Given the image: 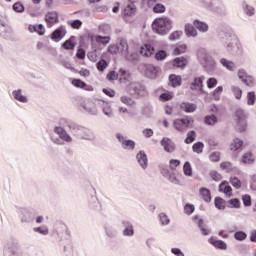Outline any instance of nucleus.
Returning <instances> with one entry per match:
<instances>
[{
    "mask_svg": "<svg viewBox=\"0 0 256 256\" xmlns=\"http://www.w3.org/2000/svg\"><path fill=\"white\" fill-rule=\"evenodd\" d=\"M199 193L206 203H211V191L207 188H200Z\"/></svg>",
    "mask_w": 256,
    "mask_h": 256,
    "instance_id": "obj_37",
    "label": "nucleus"
},
{
    "mask_svg": "<svg viewBox=\"0 0 256 256\" xmlns=\"http://www.w3.org/2000/svg\"><path fill=\"white\" fill-rule=\"evenodd\" d=\"M120 101L121 103H123L124 105H127L128 107H135L136 105L135 100H133V98L129 96H121Z\"/></svg>",
    "mask_w": 256,
    "mask_h": 256,
    "instance_id": "obj_41",
    "label": "nucleus"
},
{
    "mask_svg": "<svg viewBox=\"0 0 256 256\" xmlns=\"http://www.w3.org/2000/svg\"><path fill=\"white\" fill-rule=\"evenodd\" d=\"M183 172L186 177H193V168L191 167V163L185 162L183 165Z\"/></svg>",
    "mask_w": 256,
    "mask_h": 256,
    "instance_id": "obj_45",
    "label": "nucleus"
},
{
    "mask_svg": "<svg viewBox=\"0 0 256 256\" xmlns=\"http://www.w3.org/2000/svg\"><path fill=\"white\" fill-rule=\"evenodd\" d=\"M231 185L235 187V189H241V180L237 177H232L230 179Z\"/></svg>",
    "mask_w": 256,
    "mask_h": 256,
    "instance_id": "obj_64",
    "label": "nucleus"
},
{
    "mask_svg": "<svg viewBox=\"0 0 256 256\" xmlns=\"http://www.w3.org/2000/svg\"><path fill=\"white\" fill-rule=\"evenodd\" d=\"M256 102L255 91H250L247 93V105L253 106Z\"/></svg>",
    "mask_w": 256,
    "mask_h": 256,
    "instance_id": "obj_49",
    "label": "nucleus"
},
{
    "mask_svg": "<svg viewBox=\"0 0 256 256\" xmlns=\"http://www.w3.org/2000/svg\"><path fill=\"white\" fill-rule=\"evenodd\" d=\"M205 81V76H195L189 82V89L194 93V95H203L205 90L203 89L204 85L203 82Z\"/></svg>",
    "mask_w": 256,
    "mask_h": 256,
    "instance_id": "obj_8",
    "label": "nucleus"
},
{
    "mask_svg": "<svg viewBox=\"0 0 256 256\" xmlns=\"http://www.w3.org/2000/svg\"><path fill=\"white\" fill-rule=\"evenodd\" d=\"M255 162V156L251 152H247L242 156V163L244 165H253Z\"/></svg>",
    "mask_w": 256,
    "mask_h": 256,
    "instance_id": "obj_34",
    "label": "nucleus"
},
{
    "mask_svg": "<svg viewBox=\"0 0 256 256\" xmlns=\"http://www.w3.org/2000/svg\"><path fill=\"white\" fill-rule=\"evenodd\" d=\"M187 51V45L185 44H180L176 46L173 50L174 55H181Z\"/></svg>",
    "mask_w": 256,
    "mask_h": 256,
    "instance_id": "obj_51",
    "label": "nucleus"
},
{
    "mask_svg": "<svg viewBox=\"0 0 256 256\" xmlns=\"http://www.w3.org/2000/svg\"><path fill=\"white\" fill-rule=\"evenodd\" d=\"M174 67H177L178 69H183L184 67H187V58L185 57H177L173 61Z\"/></svg>",
    "mask_w": 256,
    "mask_h": 256,
    "instance_id": "obj_33",
    "label": "nucleus"
},
{
    "mask_svg": "<svg viewBox=\"0 0 256 256\" xmlns=\"http://www.w3.org/2000/svg\"><path fill=\"white\" fill-rule=\"evenodd\" d=\"M157 73H159V68L151 64L146 66L145 75L148 79H157Z\"/></svg>",
    "mask_w": 256,
    "mask_h": 256,
    "instance_id": "obj_23",
    "label": "nucleus"
},
{
    "mask_svg": "<svg viewBox=\"0 0 256 256\" xmlns=\"http://www.w3.org/2000/svg\"><path fill=\"white\" fill-rule=\"evenodd\" d=\"M220 65H222L224 69H227V71L234 72L237 70V64L231 60H228L227 58H221Z\"/></svg>",
    "mask_w": 256,
    "mask_h": 256,
    "instance_id": "obj_22",
    "label": "nucleus"
},
{
    "mask_svg": "<svg viewBox=\"0 0 256 256\" xmlns=\"http://www.w3.org/2000/svg\"><path fill=\"white\" fill-rule=\"evenodd\" d=\"M193 26L195 27L196 31H200V33H207L209 31V24L203 21L194 20Z\"/></svg>",
    "mask_w": 256,
    "mask_h": 256,
    "instance_id": "obj_25",
    "label": "nucleus"
},
{
    "mask_svg": "<svg viewBox=\"0 0 256 256\" xmlns=\"http://www.w3.org/2000/svg\"><path fill=\"white\" fill-rule=\"evenodd\" d=\"M45 21L48 25V27H53L57 21H59V18L57 16V12H48L45 15Z\"/></svg>",
    "mask_w": 256,
    "mask_h": 256,
    "instance_id": "obj_24",
    "label": "nucleus"
},
{
    "mask_svg": "<svg viewBox=\"0 0 256 256\" xmlns=\"http://www.w3.org/2000/svg\"><path fill=\"white\" fill-rule=\"evenodd\" d=\"M12 95L14 99H16V101H19L20 103H28L29 101V99H27V96L23 95V92L21 91V89L14 90L12 92Z\"/></svg>",
    "mask_w": 256,
    "mask_h": 256,
    "instance_id": "obj_30",
    "label": "nucleus"
},
{
    "mask_svg": "<svg viewBox=\"0 0 256 256\" xmlns=\"http://www.w3.org/2000/svg\"><path fill=\"white\" fill-rule=\"evenodd\" d=\"M72 85H74V87H78L80 89H89V88H91V86H87V83L81 81L80 79L72 80Z\"/></svg>",
    "mask_w": 256,
    "mask_h": 256,
    "instance_id": "obj_48",
    "label": "nucleus"
},
{
    "mask_svg": "<svg viewBox=\"0 0 256 256\" xmlns=\"http://www.w3.org/2000/svg\"><path fill=\"white\" fill-rule=\"evenodd\" d=\"M136 159L142 169H147L149 160L147 159V154L145 151H139V153L136 155Z\"/></svg>",
    "mask_w": 256,
    "mask_h": 256,
    "instance_id": "obj_20",
    "label": "nucleus"
},
{
    "mask_svg": "<svg viewBox=\"0 0 256 256\" xmlns=\"http://www.w3.org/2000/svg\"><path fill=\"white\" fill-rule=\"evenodd\" d=\"M185 34L186 37H198L199 32L197 31V28L193 24H186L185 25Z\"/></svg>",
    "mask_w": 256,
    "mask_h": 256,
    "instance_id": "obj_26",
    "label": "nucleus"
},
{
    "mask_svg": "<svg viewBox=\"0 0 256 256\" xmlns=\"http://www.w3.org/2000/svg\"><path fill=\"white\" fill-rule=\"evenodd\" d=\"M111 41V37L109 36H97L96 43H100L101 45H107Z\"/></svg>",
    "mask_w": 256,
    "mask_h": 256,
    "instance_id": "obj_54",
    "label": "nucleus"
},
{
    "mask_svg": "<svg viewBox=\"0 0 256 256\" xmlns=\"http://www.w3.org/2000/svg\"><path fill=\"white\" fill-rule=\"evenodd\" d=\"M160 145L163 146V149L166 151V153H173V151H175V142L169 138H163L160 141Z\"/></svg>",
    "mask_w": 256,
    "mask_h": 256,
    "instance_id": "obj_18",
    "label": "nucleus"
},
{
    "mask_svg": "<svg viewBox=\"0 0 256 256\" xmlns=\"http://www.w3.org/2000/svg\"><path fill=\"white\" fill-rule=\"evenodd\" d=\"M123 231L122 234L124 237H133L135 235V230L133 229V224L129 220H122Z\"/></svg>",
    "mask_w": 256,
    "mask_h": 256,
    "instance_id": "obj_17",
    "label": "nucleus"
},
{
    "mask_svg": "<svg viewBox=\"0 0 256 256\" xmlns=\"http://www.w3.org/2000/svg\"><path fill=\"white\" fill-rule=\"evenodd\" d=\"M118 77L120 83H127V81H131V73L129 71L121 68L118 72Z\"/></svg>",
    "mask_w": 256,
    "mask_h": 256,
    "instance_id": "obj_27",
    "label": "nucleus"
},
{
    "mask_svg": "<svg viewBox=\"0 0 256 256\" xmlns=\"http://www.w3.org/2000/svg\"><path fill=\"white\" fill-rule=\"evenodd\" d=\"M116 139L120 142L122 149L125 151H133V149H135V141L127 139L123 134L117 133Z\"/></svg>",
    "mask_w": 256,
    "mask_h": 256,
    "instance_id": "obj_14",
    "label": "nucleus"
},
{
    "mask_svg": "<svg viewBox=\"0 0 256 256\" xmlns=\"http://www.w3.org/2000/svg\"><path fill=\"white\" fill-rule=\"evenodd\" d=\"M214 205L216 209L223 211L225 209V200H223V198L216 197L214 200Z\"/></svg>",
    "mask_w": 256,
    "mask_h": 256,
    "instance_id": "obj_47",
    "label": "nucleus"
},
{
    "mask_svg": "<svg viewBox=\"0 0 256 256\" xmlns=\"http://www.w3.org/2000/svg\"><path fill=\"white\" fill-rule=\"evenodd\" d=\"M196 133L195 131H190L187 133V137L186 139L184 140V143H186V145H190V143H193V141H195V137H196Z\"/></svg>",
    "mask_w": 256,
    "mask_h": 256,
    "instance_id": "obj_52",
    "label": "nucleus"
},
{
    "mask_svg": "<svg viewBox=\"0 0 256 256\" xmlns=\"http://www.w3.org/2000/svg\"><path fill=\"white\" fill-rule=\"evenodd\" d=\"M12 9L16 13H23V11H25V6H23L21 2H16L13 4Z\"/></svg>",
    "mask_w": 256,
    "mask_h": 256,
    "instance_id": "obj_56",
    "label": "nucleus"
},
{
    "mask_svg": "<svg viewBox=\"0 0 256 256\" xmlns=\"http://www.w3.org/2000/svg\"><path fill=\"white\" fill-rule=\"evenodd\" d=\"M234 121V127L239 133H243V131L247 129V114L244 109L239 108L236 110L234 114Z\"/></svg>",
    "mask_w": 256,
    "mask_h": 256,
    "instance_id": "obj_7",
    "label": "nucleus"
},
{
    "mask_svg": "<svg viewBox=\"0 0 256 256\" xmlns=\"http://www.w3.org/2000/svg\"><path fill=\"white\" fill-rule=\"evenodd\" d=\"M234 239H236V241H245V239H247V233L244 231H236L234 233Z\"/></svg>",
    "mask_w": 256,
    "mask_h": 256,
    "instance_id": "obj_53",
    "label": "nucleus"
},
{
    "mask_svg": "<svg viewBox=\"0 0 256 256\" xmlns=\"http://www.w3.org/2000/svg\"><path fill=\"white\" fill-rule=\"evenodd\" d=\"M231 209H239V207H241V202L239 201V199L237 198H233L231 200L228 201Z\"/></svg>",
    "mask_w": 256,
    "mask_h": 256,
    "instance_id": "obj_61",
    "label": "nucleus"
},
{
    "mask_svg": "<svg viewBox=\"0 0 256 256\" xmlns=\"http://www.w3.org/2000/svg\"><path fill=\"white\" fill-rule=\"evenodd\" d=\"M210 177H211L212 181H216V182H219V181H221V179H223L221 174L217 171L210 172Z\"/></svg>",
    "mask_w": 256,
    "mask_h": 256,
    "instance_id": "obj_63",
    "label": "nucleus"
},
{
    "mask_svg": "<svg viewBox=\"0 0 256 256\" xmlns=\"http://www.w3.org/2000/svg\"><path fill=\"white\" fill-rule=\"evenodd\" d=\"M105 234L107 235V237H110L111 239L117 237V228L113 227V226H106L104 228Z\"/></svg>",
    "mask_w": 256,
    "mask_h": 256,
    "instance_id": "obj_40",
    "label": "nucleus"
},
{
    "mask_svg": "<svg viewBox=\"0 0 256 256\" xmlns=\"http://www.w3.org/2000/svg\"><path fill=\"white\" fill-rule=\"evenodd\" d=\"M242 9H243V12L248 17H253V15H255V8L245 2L242 4Z\"/></svg>",
    "mask_w": 256,
    "mask_h": 256,
    "instance_id": "obj_38",
    "label": "nucleus"
},
{
    "mask_svg": "<svg viewBox=\"0 0 256 256\" xmlns=\"http://www.w3.org/2000/svg\"><path fill=\"white\" fill-rule=\"evenodd\" d=\"M204 148H205V144H203V142H196L192 146V151L199 155V154L203 153Z\"/></svg>",
    "mask_w": 256,
    "mask_h": 256,
    "instance_id": "obj_44",
    "label": "nucleus"
},
{
    "mask_svg": "<svg viewBox=\"0 0 256 256\" xmlns=\"http://www.w3.org/2000/svg\"><path fill=\"white\" fill-rule=\"evenodd\" d=\"M169 81H170L172 87H181V76L171 74L169 76Z\"/></svg>",
    "mask_w": 256,
    "mask_h": 256,
    "instance_id": "obj_39",
    "label": "nucleus"
},
{
    "mask_svg": "<svg viewBox=\"0 0 256 256\" xmlns=\"http://www.w3.org/2000/svg\"><path fill=\"white\" fill-rule=\"evenodd\" d=\"M159 219L161 225H169V223H171V220L169 219V216L166 213H160Z\"/></svg>",
    "mask_w": 256,
    "mask_h": 256,
    "instance_id": "obj_55",
    "label": "nucleus"
},
{
    "mask_svg": "<svg viewBox=\"0 0 256 256\" xmlns=\"http://www.w3.org/2000/svg\"><path fill=\"white\" fill-rule=\"evenodd\" d=\"M62 125L64 127H68V131L76 137L77 139H83L85 141H93L95 139V135L91 130L75 123L74 121H63Z\"/></svg>",
    "mask_w": 256,
    "mask_h": 256,
    "instance_id": "obj_2",
    "label": "nucleus"
},
{
    "mask_svg": "<svg viewBox=\"0 0 256 256\" xmlns=\"http://www.w3.org/2000/svg\"><path fill=\"white\" fill-rule=\"evenodd\" d=\"M97 103L99 107H102V111L106 117H113V109L111 108V104H109V102L98 100Z\"/></svg>",
    "mask_w": 256,
    "mask_h": 256,
    "instance_id": "obj_21",
    "label": "nucleus"
},
{
    "mask_svg": "<svg viewBox=\"0 0 256 256\" xmlns=\"http://www.w3.org/2000/svg\"><path fill=\"white\" fill-rule=\"evenodd\" d=\"M19 219L20 223L28 225V223H33V221H35V214L33 213V210L23 208L19 211Z\"/></svg>",
    "mask_w": 256,
    "mask_h": 256,
    "instance_id": "obj_13",
    "label": "nucleus"
},
{
    "mask_svg": "<svg viewBox=\"0 0 256 256\" xmlns=\"http://www.w3.org/2000/svg\"><path fill=\"white\" fill-rule=\"evenodd\" d=\"M67 25H69L72 29H81V27H83V22L79 19L68 20Z\"/></svg>",
    "mask_w": 256,
    "mask_h": 256,
    "instance_id": "obj_43",
    "label": "nucleus"
},
{
    "mask_svg": "<svg viewBox=\"0 0 256 256\" xmlns=\"http://www.w3.org/2000/svg\"><path fill=\"white\" fill-rule=\"evenodd\" d=\"M180 108L182 109V111H185V113H195L197 105H195L194 103L182 102L180 104Z\"/></svg>",
    "mask_w": 256,
    "mask_h": 256,
    "instance_id": "obj_28",
    "label": "nucleus"
},
{
    "mask_svg": "<svg viewBox=\"0 0 256 256\" xmlns=\"http://www.w3.org/2000/svg\"><path fill=\"white\" fill-rule=\"evenodd\" d=\"M180 165H181V161H180V160L171 159V160L169 161V168H170L172 171H175V169H177Z\"/></svg>",
    "mask_w": 256,
    "mask_h": 256,
    "instance_id": "obj_60",
    "label": "nucleus"
},
{
    "mask_svg": "<svg viewBox=\"0 0 256 256\" xmlns=\"http://www.w3.org/2000/svg\"><path fill=\"white\" fill-rule=\"evenodd\" d=\"M242 83L246 85L247 87H255L256 81L255 78L251 75H248L244 80H242Z\"/></svg>",
    "mask_w": 256,
    "mask_h": 256,
    "instance_id": "obj_46",
    "label": "nucleus"
},
{
    "mask_svg": "<svg viewBox=\"0 0 256 256\" xmlns=\"http://www.w3.org/2000/svg\"><path fill=\"white\" fill-rule=\"evenodd\" d=\"M127 90L130 95H135L136 97H145L147 95V88L139 82H131Z\"/></svg>",
    "mask_w": 256,
    "mask_h": 256,
    "instance_id": "obj_10",
    "label": "nucleus"
},
{
    "mask_svg": "<svg viewBox=\"0 0 256 256\" xmlns=\"http://www.w3.org/2000/svg\"><path fill=\"white\" fill-rule=\"evenodd\" d=\"M231 91L236 99L243 97V90H241L239 86H231Z\"/></svg>",
    "mask_w": 256,
    "mask_h": 256,
    "instance_id": "obj_50",
    "label": "nucleus"
},
{
    "mask_svg": "<svg viewBox=\"0 0 256 256\" xmlns=\"http://www.w3.org/2000/svg\"><path fill=\"white\" fill-rule=\"evenodd\" d=\"M88 207L93 211H101V202H99V198H97V192L95 188L90 189V193L87 196Z\"/></svg>",
    "mask_w": 256,
    "mask_h": 256,
    "instance_id": "obj_11",
    "label": "nucleus"
},
{
    "mask_svg": "<svg viewBox=\"0 0 256 256\" xmlns=\"http://www.w3.org/2000/svg\"><path fill=\"white\" fill-rule=\"evenodd\" d=\"M193 125V118L185 117L173 121V127L178 133H185Z\"/></svg>",
    "mask_w": 256,
    "mask_h": 256,
    "instance_id": "obj_9",
    "label": "nucleus"
},
{
    "mask_svg": "<svg viewBox=\"0 0 256 256\" xmlns=\"http://www.w3.org/2000/svg\"><path fill=\"white\" fill-rule=\"evenodd\" d=\"M219 41L231 55H241V43L237 36L231 32H219Z\"/></svg>",
    "mask_w": 256,
    "mask_h": 256,
    "instance_id": "obj_1",
    "label": "nucleus"
},
{
    "mask_svg": "<svg viewBox=\"0 0 256 256\" xmlns=\"http://www.w3.org/2000/svg\"><path fill=\"white\" fill-rule=\"evenodd\" d=\"M210 161L217 163L221 159V152H212L209 156Z\"/></svg>",
    "mask_w": 256,
    "mask_h": 256,
    "instance_id": "obj_58",
    "label": "nucleus"
},
{
    "mask_svg": "<svg viewBox=\"0 0 256 256\" xmlns=\"http://www.w3.org/2000/svg\"><path fill=\"white\" fill-rule=\"evenodd\" d=\"M211 245L216 247V249H221L222 251H227V243L223 240H214L213 238L209 239Z\"/></svg>",
    "mask_w": 256,
    "mask_h": 256,
    "instance_id": "obj_32",
    "label": "nucleus"
},
{
    "mask_svg": "<svg viewBox=\"0 0 256 256\" xmlns=\"http://www.w3.org/2000/svg\"><path fill=\"white\" fill-rule=\"evenodd\" d=\"M197 59L206 71H215V69H217V61H215V58L209 54L207 49L199 48L197 50Z\"/></svg>",
    "mask_w": 256,
    "mask_h": 256,
    "instance_id": "obj_4",
    "label": "nucleus"
},
{
    "mask_svg": "<svg viewBox=\"0 0 256 256\" xmlns=\"http://www.w3.org/2000/svg\"><path fill=\"white\" fill-rule=\"evenodd\" d=\"M166 58H167V52L165 50H160L155 54V59L157 61H163Z\"/></svg>",
    "mask_w": 256,
    "mask_h": 256,
    "instance_id": "obj_59",
    "label": "nucleus"
},
{
    "mask_svg": "<svg viewBox=\"0 0 256 256\" xmlns=\"http://www.w3.org/2000/svg\"><path fill=\"white\" fill-rule=\"evenodd\" d=\"M218 191L225 194L226 197H231V192L233 191V189L231 188L230 185L227 184V182H222L219 185Z\"/></svg>",
    "mask_w": 256,
    "mask_h": 256,
    "instance_id": "obj_31",
    "label": "nucleus"
},
{
    "mask_svg": "<svg viewBox=\"0 0 256 256\" xmlns=\"http://www.w3.org/2000/svg\"><path fill=\"white\" fill-rule=\"evenodd\" d=\"M63 49H66V51H71L72 49H75V36H71L68 40H66L62 44Z\"/></svg>",
    "mask_w": 256,
    "mask_h": 256,
    "instance_id": "obj_36",
    "label": "nucleus"
},
{
    "mask_svg": "<svg viewBox=\"0 0 256 256\" xmlns=\"http://www.w3.org/2000/svg\"><path fill=\"white\" fill-rule=\"evenodd\" d=\"M0 35L4 39H9L13 35V28L9 26L7 16H0Z\"/></svg>",
    "mask_w": 256,
    "mask_h": 256,
    "instance_id": "obj_12",
    "label": "nucleus"
},
{
    "mask_svg": "<svg viewBox=\"0 0 256 256\" xmlns=\"http://www.w3.org/2000/svg\"><path fill=\"white\" fill-rule=\"evenodd\" d=\"M99 100H96L95 102H88L83 105V109L89 113V115H97L99 113V110H97V107H99L98 102Z\"/></svg>",
    "mask_w": 256,
    "mask_h": 256,
    "instance_id": "obj_19",
    "label": "nucleus"
},
{
    "mask_svg": "<svg viewBox=\"0 0 256 256\" xmlns=\"http://www.w3.org/2000/svg\"><path fill=\"white\" fill-rule=\"evenodd\" d=\"M153 51H155V49L151 44H145L140 48V54L144 57H151V55H153Z\"/></svg>",
    "mask_w": 256,
    "mask_h": 256,
    "instance_id": "obj_29",
    "label": "nucleus"
},
{
    "mask_svg": "<svg viewBox=\"0 0 256 256\" xmlns=\"http://www.w3.org/2000/svg\"><path fill=\"white\" fill-rule=\"evenodd\" d=\"M117 45L119 53H121V55L124 56L127 61H131V56L129 55V44L127 43V40L121 38Z\"/></svg>",
    "mask_w": 256,
    "mask_h": 256,
    "instance_id": "obj_15",
    "label": "nucleus"
},
{
    "mask_svg": "<svg viewBox=\"0 0 256 256\" xmlns=\"http://www.w3.org/2000/svg\"><path fill=\"white\" fill-rule=\"evenodd\" d=\"M135 13V5L134 4H128L126 8L124 9V14L131 17V15H134Z\"/></svg>",
    "mask_w": 256,
    "mask_h": 256,
    "instance_id": "obj_57",
    "label": "nucleus"
},
{
    "mask_svg": "<svg viewBox=\"0 0 256 256\" xmlns=\"http://www.w3.org/2000/svg\"><path fill=\"white\" fill-rule=\"evenodd\" d=\"M65 35H67V28L65 26H60L52 32L51 39L52 41H55V43H59Z\"/></svg>",
    "mask_w": 256,
    "mask_h": 256,
    "instance_id": "obj_16",
    "label": "nucleus"
},
{
    "mask_svg": "<svg viewBox=\"0 0 256 256\" xmlns=\"http://www.w3.org/2000/svg\"><path fill=\"white\" fill-rule=\"evenodd\" d=\"M204 123L205 125H217L219 123V118L215 114L207 115L204 117Z\"/></svg>",
    "mask_w": 256,
    "mask_h": 256,
    "instance_id": "obj_35",
    "label": "nucleus"
},
{
    "mask_svg": "<svg viewBox=\"0 0 256 256\" xmlns=\"http://www.w3.org/2000/svg\"><path fill=\"white\" fill-rule=\"evenodd\" d=\"M165 5L158 3L153 7V12L154 13H165Z\"/></svg>",
    "mask_w": 256,
    "mask_h": 256,
    "instance_id": "obj_62",
    "label": "nucleus"
},
{
    "mask_svg": "<svg viewBox=\"0 0 256 256\" xmlns=\"http://www.w3.org/2000/svg\"><path fill=\"white\" fill-rule=\"evenodd\" d=\"M241 147H243V142L239 138H235L230 145L231 151H237L238 149H241Z\"/></svg>",
    "mask_w": 256,
    "mask_h": 256,
    "instance_id": "obj_42",
    "label": "nucleus"
},
{
    "mask_svg": "<svg viewBox=\"0 0 256 256\" xmlns=\"http://www.w3.org/2000/svg\"><path fill=\"white\" fill-rule=\"evenodd\" d=\"M173 28V22L167 17L156 18L152 23V29L158 35H167Z\"/></svg>",
    "mask_w": 256,
    "mask_h": 256,
    "instance_id": "obj_5",
    "label": "nucleus"
},
{
    "mask_svg": "<svg viewBox=\"0 0 256 256\" xmlns=\"http://www.w3.org/2000/svg\"><path fill=\"white\" fill-rule=\"evenodd\" d=\"M63 121H73L71 119L62 118L59 120V126L54 127V133L60 137L61 141H64V143H73V137H71V134L67 132V129H69V126L63 125Z\"/></svg>",
    "mask_w": 256,
    "mask_h": 256,
    "instance_id": "obj_6",
    "label": "nucleus"
},
{
    "mask_svg": "<svg viewBox=\"0 0 256 256\" xmlns=\"http://www.w3.org/2000/svg\"><path fill=\"white\" fill-rule=\"evenodd\" d=\"M199 5L210 11L211 13H215L216 15H226L227 7L225 6V2L223 0H198Z\"/></svg>",
    "mask_w": 256,
    "mask_h": 256,
    "instance_id": "obj_3",
    "label": "nucleus"
}]
</instances>
